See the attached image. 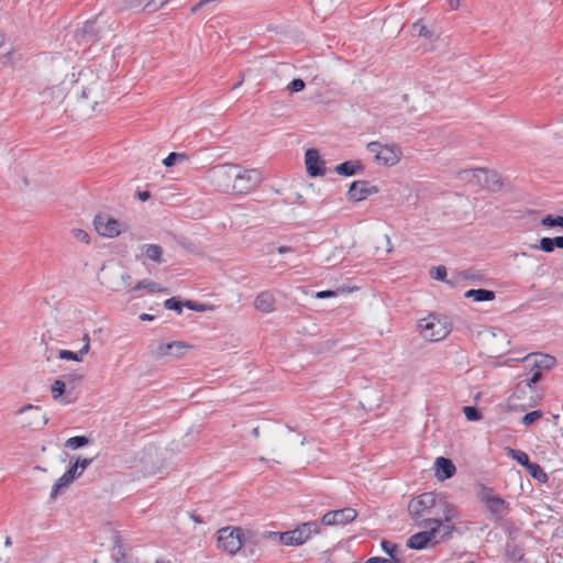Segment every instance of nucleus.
I'll list each match as a JSON object with an SVG mask.
<instances>
[{"label": "nucleus", "mask_w": 563, "mask_h": 563, "mask_svg": "<svg viewBox=\"0 0 563 563\" xmlns=\"http://www.w3.org/2000/svg\"><path fill=\"white\" fill-rule=\"evenodd\" d=\"M476 490L477 499L488 511V519L493 522H500L510 512V505L503 497L495 493L493 487L478 483Z\"/></svg>", "instance_id": "nucleus-1"}, {"label": "nucleus", "mask_w": 563, "mask_h": 563, "mask_svg": "<svg viewBox=\"0 0 563 563\" xmlns=\"http://www.w3.org/2000/svg\"><path fill=\"white\" fill-rule=\"evenodd\" d=\"M321 532L320 523L317 520L303 522L294 530H288L285 532H269V536L278 540V542L283 545L287 547H299L306 543L308 540L312 538L314 534H319Z\"/></svg>", "instance_id": "nucleus-2"}, {"label": "nucleus", "mask_w": 563, "mask_h": 563, "mask_svg": "<svg viewBox=\"0 0 563 563\" xmlns=\"http://www.w3.org/2000/svg\"><path fill=\"white\" fill-rule=\"evenodd\" d=\"M439 498L440 494L434 492H426L416 498H412L408 505V511L411 518L416 521H422L423 519H430L431 517H438L439 514Z\"/></svg>", "instance_id": "nucleus-3"}, {"label": "nucleus", "mask_w": 563, "mask_h": 563, "mask_svg": "<svg viewBox=\"0 0 563 563\" xmlns=\"http://www.w3.org/2000/svg\"><path fill=\"white\" fill-rule=\"evenodd\" d=\"M92 459L73 456L67 471L55 482L52 487L51 498L55 499L59 493L77 479L84 471L92 463Z\"/></svg>", "instance_id": "nucleus-4"}, {"label": "nucleus", "mask_w": 563, "mask_h": 563, "mask_svg": "<svg viewBox=\"0 0 563 563\" xmlns=\"http://www.w3.org/2000/svg\"><path fill=\"white\" fill-rule=\"evenodd\" d=\"M238 165L220 164L209 170V179L218 191L233 194Z\"/></svg>", "instance_id": "nucleus-5"}, {"label": "nucleus", "mask_w": 563, "mask_h": 563, "mask_svg": "<svg viewBox=\"0 0 563 563\" xmlns=\"http://www.w3.org/2000/svg\"><path fill=\"white\" fill-rule=\"evenodd\" d=\"M419 328L422 336L432 342L445 339L451 332V327L446 318H440L434 314L421 319Z\"/></svg>", "instance_id": "nucleus-6"}, {"label": "nucleus", "mask_w": 563, "mask_h": 563, "mask_svg": "<svg viewBox=\"0 0 563 563\" xmlns=\"http://www.w3.org/2000/svg\"><path fill=\"white\" fill-rule=\"evenodd\" d=\"M236 178L234 180L233 194L246 195L255 190L263 181V175L260 169H242L238 165Z\"/></svg>", "instance_id": "nucleus-7"}, {"label": "nucleus", "mask_w": 563, "mask_h": 563, "mask_svg": "<svg viewBox=\"0 0 563 563\" xmlns=\"http://www.w3.org/2000/svg\"><path fill=\"white\" fill-rule=\"evenodd\" d=\"M462 179L476 183L492 191L499 190L503 186L501 179L497 173L488 170L487 168H474L462 170L460 173Z\"/></svg>", "instance_id": "nucleus-8"}, {"label": "nucleus", "mask_w": 563, "mask_h": 563, "mask_svg": "<svg viewBox=\"0 0 563 563\" xmlns=\"http://www.w3.org/2000/svg\"><path fill=\"white\" fill-rule=\"evenodd\" d=\"M243 529L239 527H224L218 531V547L229 554H235L243 547Z\"/></svg>", "instance_id": "nucleus-9"}, {"label": "nucleus", "mask_w": 563, "mask_h": 563, "mask_svg": "<svg viewBox=\"0 0 563 563\" xmlns=\"http://www.w3.org/2000/svg\"><path fill=\"white\" fill-rule=\"evenodd\" d=\"M438 503V510L440 514V516L437 517L438 519H435V517H431L430 519H423L422 521H418V527L427 529L429 528V526L432 525L441 526L444 522H452L454 519L459 517L457 508L453 504L449 503L448 498L443 494H440Z\"/></svg>", "instance_id": "nucleus-10"}, {"label": "nucleus", "mask_w": 563, "mask_h": 563, "mask_svg": "<svg viewBox=\"0 0 563 563\" xmlns=\"http://www.w3.org/2000/svg\"><path fill=\"white\" fill-rule=\"evenodd\" d=\"M93 224L97 232L102 236L115 238L121 233L122 223L108 216H96Z\"/></svg>", "instance_id": "nucleus-11"}, {"label": "nucleus", "mask_w": 563, "mask_h": 563, "mask_svg": "<svg viewBox=\"0 0 563 563\" xmlns=\"http://www.w3.org/2000/svg\"><path fill=\"white\" fill-rule=\"evenodd\" d=\"M378 188L366 180H355L347 190V198L352 201H362L368 196L377 194Z\"/></svg>", "instance_id": "nucleus-12"}, {"label": "nucleus", "mask_w": 563, "mask_h": 563, "mask_svg": "<svg viewBox=\"0 0 563 563\" xmlns=\"http://www.w3.org/2000/svg\"><path fill=\"white\" fill-rule=\"evenodd\" d=\"M307 173L311 177L323 176L325 174L324 161L321 158L317 148H309L305 154Z\"/></svg>", "instance_id": "nucleus-13"}, {"label": "nucleus", "mask_w": 563, "mask_h": 563, "mask_svg": "<svg viewBox=\"0 0 563 563\" xmlns=\"http://www.w3.org/2000/svg\"><path fill=\"white\" fill-rule=\"evenodd\" d=\"M111 558L114 563H139L137 558H134L123 545L119 534L113 536V547L111 549Z\"/></svg>", "instance_id": "nucleus-14"}, {"label": "nucleus", "mask_w": 563, "mask_h": 563, "mask_svg": "<svg viewBox=\"0 0 563 563\" xmlns=\"http://www.w3.org/2000/svg\"><path fill=\"white\" fill-rule=\"evenodd\" d=\"M254 307L263 313H271L276 309V298L272 290H264L257 294L254 299Z\"/></svg>", "instance_id": "nucleus-15"}, {"label": "nucleus", "mask_w": 563, "mask_h": 563, "mask_svg": "<svg viewBox=\"0 0 563 563\" xmlns=\"http://www.w3.org/2000/svg\"><path fill=\"white\" fill-rule=\"evenodd\" d=\"M434 465H435V476L440 481H445V479L453 477V475L456 472V467H455L454 463L450 459L444 457V456L437 457Z\"/></svg>", "instance_id": "nucleus-16"}, {"label": "nucleus", "mask_w": 563, "mask_h": 563, "mask_svg": "<svg viewBox=\"0 0 563 563\" xmlns=\"http://www.w3.org/2000/svg\"><path fill=\"white\" fill-rule=\"evenodd\" d=\"M400 155L401 151L398 147L385 145L376 154V159L386 166H393L399 162Z\"/></svg>", "instance_id": "nucleus-17"}, {"label": "nucleus", "mask_w": 563, "mask_h": 563, "mask_svg": "<svg viewBox=\"0 0 563 563\" xmlns=\"http://www.w3.org/2000/svg\"><path fill=\"white\" fill-rule=\"evenodd\" d=\"M189 346L183 341H174L170 343H161L157 347L156 354L157 356H166L173 355L175 357H180L184 353V350Z\"/></svg>", "instance_id": "nucleus-18"}, {"label": "nucleus", "mask_w": 563, "mask_h": 563, "mask_svg": "<svg viewBox=\"0 0 563 563\" xmlns=\"http://www.w3.org/2000/svg\"><path fill=\"white\" fill-rule=\"evenodd\" d=\"M365 169L363 163L358 159L355 161H345L335 166L334 170L345 177H351L357 174L363 173Z\"/></svg>", "instance_id": "nucleus-19"}, {"label": "nucleus", "mask_w": 563, "mask_h": 563, "mask_svg": "<svg viewBox=\"0 0 563 563\" xmlns=\"http://www.w3.org/2000/svg\"><path fill=\"white\" fill-rule=\"evenodd\" d=\"M81 38L87 43H96L101 38L100 29L97 27V20H88L80 31Z\"/></svg>", "instance_id": "nucleus-20"}, {"label": "nucleus", "mask_w": 563, "mask_h": 563, "mask_svg": "<svg viewBox=\"0 0 563 563\" xmlns=\"http://www.w3.org/2000/svg\"><path fill=\"white\" fill-rule=\"evenodd\" d=\"M29 410L34 412L33 419L29 422V426L33 428H42L47 424L48 418L42 413L41 408L37 406H33L31 404L24 405L22 408L18 410V413L21 415Z\"/></svg>", "instance_id": "nucleus-21"}, {"label": "nucleus", "mask_w": 563, "mask_h": 563, "mask_svg": "<svg viewBox=\"0 0 563 563\" xmlns=\"http://www.w3.org/2000/svg\"><path fill=\"white\" fill-rule=\"evenodd\" d=\"M406 545L408 549L411 550H423L427 549L428 547H431L430 541L428 540L423 531H419L410 536L407 539Z\"/></svg>", "instance_id": "nucleus-22"}, {"label": "nucleus", "mask_w": 563, "mask_h": 563, "mask_svg": "<svg viewBox=\"0 0 563 563\" xmlns=\"http://www.w3.org/2000/svg\"><path fill=\"white\" fill-rule=\"evenodd\" d=\"M142 253L143 255L157 263V264H162L164 263V260H163V249L157 245V244H144L142 247Z\"/></svg>", "instance_id": "nucleus-23"}, {"label": "nucleus", "mask_w": 563, "mask_h": 563, "mask_svg": "<svg viewBox=\"0 0 563 563\" xmlns=\"http://www.w3.org/2000/svg\"><path fill=\"white\" fill-rule=\"evenodd\" d=\"M465 298H473L475 301H490L494 300L496 295L495 291L484 288L468 289L464 294Z\"/></svg>", "instance_id": "nucleus-24"}, {"label": "nucleus", "mask_w": 563, "mask_h": 563, "mask_svg": "<svg viewBox=\"0 0 563 563\" xmlns=\"http://www.w3.org/2000/svg\"><path fill=\"white\" fill-rule=\"evenodd\" d=\"M555 364L556 360L554 356H551L549 354H538L532 367L536 369H540L543 373V371H550L552 367L555 366Z\"/></svg>", "instance_id": "nucleus-25"}, {"label": "nucleus", "mask_w": 563, "mask_h": 563, "mask_svg": "<svg viewBox=\"0 0 563 563\" xmlns=\"http://www.w3.org/2000/svg\"><path fill=\"white\" fill-rule=\"evenodd\" d=\"M334 516L336 517L338 525H346L352 522L356 518L357 512L355 509L346 507L334 510Z\"/></svg>", "instance_id": "nucleus-26"}, {"label": "nucleus", "mask_w": 563, "mask_h": 563, "mask_svg": "<svg viewBox=\"0 0 563 563\" xmlns=\"http://www.w3.org/2000/svg\"><path fill=\"white\" fill-rule=\"evenodd\" d=\"M87 353H88V344H84L82 347L78 352H73L69 350H59L58 357L62 360L81 362L82 356Z\"/></svg>", "instance_id": "nucleus-27"}, {"label": "nucleus", "mask_w": 563, "mask_h": 563, "mask_svg": "<svg viewBox=\"0 0 563 563\" xmlns=\"http://www.w3.org/2000/svg\"><path fill=\"white\" fill-rule=\"evenodd\" d=\"M508 456H510L512 460L517 461L521 466H523L526 470L533 463L530 461L529 455L520 450L508 448Z\"/></svg>", "instance_id": "nucleus-28"}, {"label": "nucleus", "mask_w": 563, "mask_h": 563, "mask_svg": "<svg viewBox=\"0 0 563 563\" xmlns=\"http://www.w3.org/2000/svg\"><path fill=\"white\" fill-rule=\"evenodd\" d=\"M146 289L150 292H161L166 291L165 288H162L157 283L152 282L150 279H142L137 282V284L131 288L132 291Z\"/></svg>", "instance_id": "nucleus-29"}, {"label": "nucleus", "mask_w": 563, "mask_h": 563, "mask_svg": "<svg viewBox=\"0 0 563 563\" xmlns=\"http://www.w3.org/2000/svg\"><path fill=\"white\" fill-rule=\"evenodd\" d=\"M89 443H90V439L88 437H86V435H76V437L69 438L65 442V446L68 448V449H71V450H78L80 448L86 446Z\"/></svg>", "instance_id": "nucleus-30"}, {"label": "nucleus", "mask_w": 563, "mask_h": 563, "mask_svg": "<svg viewBox=\"0 0 563 563\" xmlns=\"http://www.w3.org/2000/svg\"><path fill=\"white\" fill-rule=\"evenodd\" d=\"M527 471L529 472L530 476L537 479L540 483H545L549 479L548 474L544 472V470L538 464L532 463Z\"/></svg>", "instance_id": "nucleus-31"}, {"label": "nucleus", "mask_w": 563, "mask_h": 563, "mask_svg": "<svg viewBox=\"0 0 563 563\" xmlns=\"http://www.w3.org/2000/svg\"><path fill=\"white\" fill-rule=\"evenodd\" d=\"M430 528L428 530H424L423 533L427 536L428 540L430 541V545L434 547L435 544L440 543L442 540H440L441 536V526L434 525L433 527L429 526Z\"/></svg>", "instance_id": "nucleus-32"}, {"label": "nucleus", "mask_w": 563, "mask_h": 563, "mask_svg": "<svg viewBox=\"0 0 563 563\" xmlns=\"http://www.w3.org/2000/svg\"><path fill=\"white\" fill-rule=\"evenodd\" d=\"M541 224L547 228H563V216L547 214L542 218Z\"/></svg>", "instance_id": "nucleus-33"}, {"label": "nucleus", "mask_w": 563, "mask_h": 563, "mask_svg": "<svg viewBox=\"0 0 563 563\" xmlns=\"http://www.w3.org/2000/svg\"><path fill=\"white\" fill-rule=\"evenodd\" d=\"M463 412L470 421H479L483 418L481 409L476 406H464Z\"/></svg>", "instance_id": "nucleus-34"}, {"label": "nucleus", "mask_w": 563, "mask_h": 563, "mask_svg": "<svg viewBox=\"0 0 563 563\" xmlns=\"http://www.w3.org/2000/svg\"><path fill=\"white\" fill-rule=\"evenodd\" d=\"M164 307L180 314L183 312V307H185V301L180 300L178 297H172L164 301Z\"/></svg>", "instance_id": "nucleus-35"}, {"label": "nucleus", "mask_w": 563, "mask_h": 563, "mask_svg": "<svg viewBox=\"0 0 563 563\" xmlns=\"http://www.w3.org/2000/svg\"><path fill=\"white\" fill-rule=\"evenodd\" d=\"M187 159H188V155L186 153L172 152L167 155V157L164 158L163 164L166 167H172L176 164V162L187 161Z\"/></svg>", "instance_id": "nucleus-36"}, {"label": "nucleus", "mask_w": 563, "mask_h": 563, "mask_svg": "<svg viewBox=\"0 0 563 563\" xmlns=\"http://www.w3.org/2000/svg\"><path fill=\"white\" fill-rule=\"evenodd\" d=\"M53 398L58 399L66 393V382L63 378L56 379L51 387Z\"/></svg>", "instance_id": "nucleus-37"}, {"label": "nucleus", "mask_w": 563, "mask_h": 563, "mask_svg": "<svg viewBox=\"0 0 563 563\" xmlns=\"http://www.w3.org/2000/svg\"><path fill=\"white\" fill-rule=\"evenodd\" d=\"M543 416V412L541 410H533V411H530L528 413H526L522 419H521V422L529 427L531 424H533L536 421H538L539 419H541Z\"/></svg>", "instance_id": "nucleus-38"}, {"label": "nucleus", "mask_w": 563, "mask_h": 563, "mask_svg": "<svg viewBox=\"0 0 563 563\" xmlns=\"http://www.w3.org/2000/svg\"><path fill=\"white\" fill-rule=\"evenodd\" d=\"M536 247L545 253H552L556 249L554 238H542Z\"/></svg>", "instance_id": "nucleus-39"}, {"label": "nucleus", "mask_w": 563, "mask_h": 563, "mask_svg": "<svg viewBox=\"0 0 563 563\" xmlns=\"http://www.w3.org/2000/svg\"><path fill=\"white\" fill-rule=\"evenodd\" d=\"M306 87L305 81L301 78H294L287 86L290 93L302 91Z\"/></svg>", "instance_id": "nucleus-40"}, {"label": "nucleus", "mask_w": 563, "mask_h": 563, "mask_svg": "<svg viewBox=\"0 0 563 563\" xmlns=\"http://www.w3.org/2000/svg\"><path fill=\"white\" fill-rule=\"evenodd\" d=\"M382 550L389 556L398 553V545L388 540H382L380 542Z\"/></svg>", "instance_id": "nucleus-41"}, {"label": "nucleus", "mask_w": 563, "mask_h": 563, "mask_svg": "<svg viewBox=\"0 0 563 563\" xmlns=\"http://www.w3.org/2000/svg\"><path fill=\"white\" fill-rule=\"evenodd\" d=\"M455 530V526L452 522H444L441 525V536L440 540H448L452 537L453 531Z\"/></svg>", "instance_id": "nucleus-42"}, {"label": "nucleus", "mask_w": 563, "mask_h": 563, "mask_svg": "<svg viewBox=\"0 0 563 563\" xmlns=\"http://www.w3.org/2000/svg\"><path fill=\"white\" fill-rule=\"evenodd\" d=\"M543 378V373L540 369L531 368V376L527 379V386L532 388Z\"/></svg>", "instance_id": "nucleus-43"}, {"label": "nucleus", "mask_w": 563, "mask_h": 563, "mask_svg": "<svg viewBox=\"0 0 563 563\" xmlns=\"http://www.w3.org/2000/svg\"><path fill=\"white\" fill-rule=\"evenodd\" d=\"M319 523L320 526H338V520L336 517L334 516V510L325 512L322 516L321 521Z\"/></svg>", "instance_id": "nucleus-44"}, {"label": "nucleus", "mask_w": 563, "mask_h": 563, "mask_svg": "<svg viewBox=\"0 0 563 563\" xmlns=\"http://www.w3.org/2000/svg\"><path fill=\"white\" fill-rule=\"evenodd\" d=\"M413 30L418 32L419 36H423L426 38H431L433 35L432 31L428 30L427 26L420 22L413 24Z\"/></svg>", "instance_id": "nucleus-45"}, {"label": "nucleus", "mask_w": 563, "mask_h": 563, "mask_svg": "<svg viewBox=\"0 0 563 563\" xmlns=\"http://www.w3.org/2000/svg\"><path fill=\"white\" fill-rule=\"evenodd\" d=\"M431 275L437 280H444L446 277V268L443 265L432 267Z\"/></svg>", "instance_id": "nucleus-46"}, {"label": "nucleus", "mask_w": 563, "mask_h": 563, "mask_svg": "<svg viewBox=\"0 0 563 563\" xmlns=\"http://www.w3.org/2000/svg\"><path fill=\"white\" fill-rule=\"evenodd\" d=\"M73 234L80 242L89 243V241H90L89 234L81 229H74Z\"/></svg>", "instance_id": "nucleus-47"}, {"label": "nucleus", "mask_w": 563, "mask_h": 563, "mask_svg": "<svg viewBox=\"0 0 563 563\" xmlns=\"http://www.w3.org/2000/svg\"><path fill=\"white\" fill-rule=\"evenodd\" d=\"M185 307H187L188 309L192 310V311H205V306L202 303H199L197 301H192V300H186L185 301Z\"/></svg>", "instance_id": "nucleus-48"}, {"label": "nucleus", "mask_w": 563, "mask_h": 563, "mask_svg": "<svg viewBox=\"0 0 563 563\" xmlns=\"http://www.w3.org/2000/svg\"><path fill=\"white\" fill-rule=\"evenodd\" d=\"M162 7L159 5V2L158 0H150L148 2L145 3L144 5V10L148 11V12H154V11H157L159 10Z\"/></svg>", "instance_id": "nucleus-49"}, {"label": "nucleus", "mask_w": 563, "mask_h": 563, "mask_svg": "<svg viewBox=\"0 0 563 563\" xmlns=\"http://www.w3.org/2000/svg\"><path fill=\"white\" fill-rule=\"evenodd\" d=\"M66 384L67 383H76V382H80L82 379V375L78 374V373H69L67 375L64 376L63 378Z\"/></svg>", "instance_id": "nucleus-50"}, {"label": "nucleus", "mask_w": 563, "mask_h": 563, "mask_svg": "<svg viewBox=\"0 0 563 563\" xmlns=\"http://www.w3.org/2000/svg\"><path fill=\"white\" fill-rule=\"evenodd\" d=\"M335 295H336V292L334 290H321L316 294V298L324 299V298L334 297Z\"/></svg>", "instance_id": "nucleus-51"}, {"label": "nucleus", "mask_w": 563, "mask_h": 563, "mask_svg": "<svg viewBox=\"0 0 563 563\" xmlns=\"http://www.w3.org/2000/svg\"><path fill=\"white\" fill-rule=\"evenodd\" d=\"M367 148L371 153H375V155L378 153L380 148H383V145L378 142H371L367 144Z\"/></svg>", "instance_id": "nucleus-52"}, {"label": "nucleus", "mask_w": 563, "mask_h": 563, "mask_svg": "<svg viewBox=\"0 0 563 563\" xmlns=\"http://www.w3.org/2000/svg\"><path fill=\"white\" fill-rule=\"evenodd\" d=\"M365 563H387L386 558L372 556L365 561Z\"/></svg>", "instance_id": "nucleus-53"}, {"label": "nucleus", "mask_w": 563, "mask_h": 563, "mask_svg": "<svg viewBox=\"0 0 563 563\" xmlns=\"http://www.w3.org/2000/svg\"><path fill=\"white\" fill-rule=\"evenodd\" d=\"M137 197L141 201H147L151 198V192L147 190L137 191Z\"/></svg>", "instance_id": "nucleus-54"}, {"label": "nucleus", "mask_w": 563, "mask_h": 563, "mask_svg": "<svg viewBox=\"0 0 563 563\" xmlns=\"http://www.w3.org/2000/svg\"><path fill=\"white\" fill-rule=\"evenodd\" d=\"M121 280L123 282V284H124L125 286H128V287H129V286H131L132 277H131V275H130V274L124 273V274H122V275H121Z\"/></svg>", "instance_id": "nucleus-55"}, {"label": "nucleus", "mask_w": 563, "mask_h": 563, "mask_svg": "<svg viewBox=\"0 0 563 563\" xmlns=\"http://www.w3.org/2000/svg\"><path fill=\"white\" fill-rule=\"evenodd\" d=\"M189 517L196 522V523H203V519L201 516H199L196 511L189 512Z\"/></svg>", "instance_id": "nucleus-56"}, {"label": "nucleus", "mask_w": 563, "mask_h": 563, "mask_svg": "<svg viewBox=\"0 0 563 563\" xmlns=\"http://www.w3.org/2000/svg\"><path fill=\"white\" fill-rule=\"evenodd\" d=\"M386 561L387 563H402V560L397 554L389 555Z\"/></svg>", "instance_id": "nucleus-57"}, {"label": "nucleus", "mask_w": 563, "mask_h": 563, "mask_svg": "<svg viewBox=\"0 0 563 563\" xmlns=\"http://www.w3.org/2000/svg\"><path fill=\"white\" fill-rule=\"evenodd\" d=\"M140 319L142 321H153L155 319V316L143 312L140 314Z\"/></svg>", "instance_id": "nucleus-58"}, {"label": "nucleus", "mask_w": 563, "mask_h": 563, "mask_svg": "<svg viewBox=\"0 0 563 563\" xmlns=\"http://www.w3.org/2000/svg\"><path fill=\"white\" fill-rule=\"evenodd\" d=\"M292 251H294V250H292V247H290V246H284V245H283V246L277 247V252H278L279 254H285V253L292 252Z\"/></svg>", "instance_id": "nucleus-59"}, {"label": "nucleus", "mask_w": 563, "mask_h": 563, "mask_svg": "<svg viewBox=\"0 0 563 563\" xmlns=\"http://www.w3.org/2000/svg\"><path fill=\"white\" fill-rule=\"evenodd\" d=\"M554 243H555V246L559 247V249H563V235L561 236H555L554 238Z\"/></svg>", "instance_id": "nucleus-60"}, {"label": "nucleus", "mask_w": 563, "mask_h": 563, "mask_svg": "<svg viewBox=\"0 0 563 563\" xmlns=\"http://www.w3.org/2000/svg\"><path fill=\"white\" fill-rule=\"evenodd\" d=\"M70 390L66 393L65 397L63 398V402L70 404L73 401V399L70 398Z\"/></svg>", "instance_id": "nucleus-61"}, {"label": "nucleus", "mask_w": 563, "mask_h": 563, "mask_svg": "<svg viewBox=\"0 0 563 563\" xmlns=\"http://www.w3.org/2000/svg\"><path fill=\"white\" fill-rule=\"evenodd\" d=\"M446 2L451 5L452 9H455L459 7L460 0H446Z\"/></svg>", "instance_id": "nucleus-62"}, {"label": "nucleus", "mask_w": 563, "mask_h": 563, "mask_svg": "<svg viewBox=\"0 0 563 563\" xmlns=\"http://www.w3.org/2000/svg\"><path fill=\"white\" fill-rule=\"evenodd\" d=\"M85 344H88V350L90 349V338L88 335V333H86L82 338Z\"/></svg>", "instance_id": "nucleus-63"}, {"label": "nucleus", "mask_w": 563, "mask_h": 563, "mask_svg": "<svg viewBox=\"0 0 563 563\" xmlns=\"http://www.w3.org/2000/svg\"><path fill=\"white\" fill-rule=\"evenodd\" d=\"M252 434H253L255 438L260 437V428H258V427L253 428V430H252Z\"/></svg>", "instance_id": "nucleus-64"}]
</instances>
